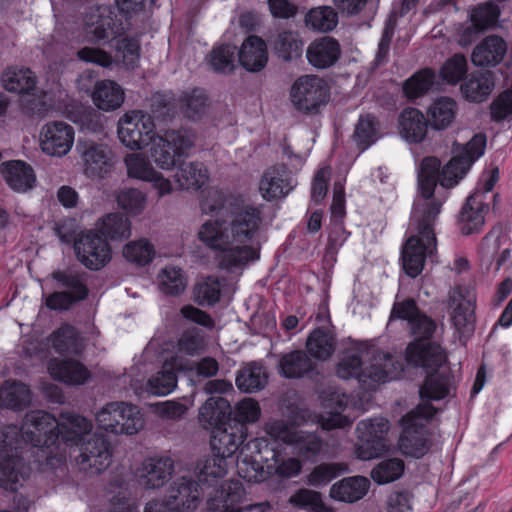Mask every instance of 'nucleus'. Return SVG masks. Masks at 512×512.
Listing matches in <instances>:
<instances>
[{"label":"nucleus","instance_id":"12","mask_svg":"<svg viewBox=\"0 0 512 512\" xmlns=\"http://www.w3.org/2000/svg\"><path fill=\"white\" fill-rule=\"evenodd\" d=\"M390 429L388 419L384 417L369 418L357 424L358 444L355 453L360 460L380 457L387 450V434Z\"/></svg>","mask_w":512,"mask_h":512},{"label":"nucleus","instance_id":"44","mask_svg":"<svg viewBox=\"0 0 512 512\" xmlns=\"http://www.w3.org/2000/svg\"><path fill=\"white\" fill-rule=\"evenodd\" d=\"M50 342L58 354L80 355L83 344L78 330L70 324H63L50 335Z\"/></svg>","mask_w":512,"mask_h":512},{"label":"nucleus","instance_id":"16","mask_svg":"<svg viewBox=\"0 0 512 512\" xmlns=\"http://www.w3.org/2000/svg\"><path fill=\"white\" fill-rule=\"evenodd\" d=\"M297 185L286 164L278 163L264 170L259 180V193L268 202L285 198Z\"/></svg>","mask_w":512,"mask_h":512},{"label":"nucleus","instance_id":"30","mask_svg":"<svg viewBox=\"0 0 512 512\" xmlns=\"http://www.w3.org/2000/svg\"><path fill=\"white\" fill-rule=\"evenodd\" d=\"M1 173L8 186L17 192L31 189L36 182L33 168L22 160L4 162L1 166Z\"/></svg>","mask_w":512,"mask_h":512},{"label":"nucleus","instance_id":"11","mask_svg":"<svg viewBox=\"0 0 512 512\" xmlns=\"http://www.w3.org/2000/svg\"><path fill=\"white\" fill-rule=\"evenodd\" d=\"M201 206L204 212L215 215L217 219L207 221L201 226L198 233L200 241L213 250L230 244L228 223L219 217L226 206L225 194L219 190L210 191Z\"/></svg>","mask_w":512,"mask_h":512},{"label":"nucleus","instance_id":"54","mask_svg":"<svg viewBox=\"0 0 512 512\" xmlns=\"http://www.w3.org/2000/svg\"><path fill=\"white\" fill-rule=\"evenodd\" d=\"M275 55L283 61H291L302 55L303 41L294 31L280 32L273 42Z\"/></svg>","mask_w":512,"mask_h":512},{"label":"nucleus","instance_id":"51","mask_svg":"<svg viewBox=\"0 0 512 512\" xmlns=\"http://www.w3.org/2000/svg\"><path fill=\"white\" fill-rule=\"evenodd\" d=\"M208 96L201 88L185 91L178 99V105L184 116L190 120H200L206 113Z\"/></svg>","mask_w":512,"mask_h":512},{"label":"nucleus","instance_id":"37","mask_svg":"<svg viewBox=\"0 0 512 512\" xmlns=\"http://www.w3.org/2000/svg\"><path fill=\"white\" fill-rule=\"evenodd\" d=\"M370 481L364 476H351L334 483L330 497L334 500L353 503L362 499L368 492Z\"/></svg>","mask_w":512,"mask_h":512},{"label":"nucleus","instance_id":"21","mask_svg":"<svg viewBox=\"0 0 512 512\" xmlns=\"http://www.w3.org/2000/svg\"><path fill=\"white\" fill-rule=\"evenodd\" d=\"M74 128L64 121L46 123L40 132V147L50 156H64L74 143Z\"/></svg>","mask_w":512,"mask_h":512},{"label":"nucleus","instance_id":"62","mask_svg":"<svg viewBox=\"0 0 512 512\" xmlns=\"http://www.w3.org/2000/svg\"><path fill=\"white\" fill-rule=\"evenodd\" d=\"M291 446L301 457L311 459L319 455L323 441L316 433L299 430Z\"/></svg>","mask_w":512,"mask_h":512},{"label":"nucleus","instance_id":"19","mask_svg":"<svg viewBox=\"0 0 512 512\" xmlns=\"http://www.w3.org/2000/svg\"><path fill=\"white\" fill-rule=\"evenodd\" d=\"M401 433L398 439V449L406 457L420 459L432 447V433L426 424L403 422L400 419Z\"/></svg>","mask_w":512,"mask_h":512},{"label":"nucleus","instance_id":"61","mask_svg":"<svg viewBox=\"0 0 512 512\" xmlns=\"http://www.w3.org/2000/svg\"><path fill=\"white\" fill-rule=\"evenodd\" d=\"M289 501L293 506L310 512H333L325 505L321 494L314 490L301 488L290 497Z\"/></svg>","mask_w":512,"mask_h":512},{"label":"nucleus","instance_id":"52","mask_svg":"<svg viewBox=\"0 0 512 512\" xmlns=\"http://www.w3.org/2000/svg\"><path fill=\"white\" fill-rule=\"evenodd\" d=\"M4 88L17 94H30L36 87L34 73L26 68H9L2 76Z\"/></svg>","mask_w":512,"mask_h":512},{"label":"nucleus","instance_id":"6","mask_svg":"<svg viewBox=\"0 0 512 512\" xmlns=\"http://www.w3.org/2000/svg\"><path fill=\"white\" fill-rule=\"evenodd\" d=\"M56 290L44 298L45 306L51 311H68L89 296L87 273L77 269H56L50 274Z\"/></svg>","mask_w":512,"mask_h":512},{"label":"nucleus","instance_id":"15","mask_svg":"<svg viewBox=\"0 0 512 512\" xmlns=\"http://www.w3.org/2000/svg\"><path fill=\"white\" fill-rule=\"evenodd\" d=\"M329 88L325 81L316 75L299 77L291 89V100L297 110L316 113L329 99Z\"/></svg>","mask_w":512,"mask_h":512},{"label":"nucleus","instance_id":"45","mask_svg":"<svg viewBox=\"0 0 512 512\" xmlns=\"http://www.w3.org/2000/svg\"><path fill=\"white\" fill-rule=\"evenodd\" d=\"M452 376L447 372L429 371L419 388L421 400L440 401L449 396Z\"/></svg>","mask_w":512,"mask_h":512},{"label":"nucleus","instance_id":"46","mask_svg":"<svg viewBox=\"0 0 512 512\" xmlns=\"http://www.w3.org/2000/svg\"><path fill=\"white\" fill-rule=\"evenodd\" d=\"M176 167H178V170L175 178L181 189L197 191L209 179L208 170L201 162L185 163L184 158H182V161Z\"/></svg>","mask_w":512,"mask_h":512},{"label":"nucleus","instance_id":"2","mask_svg":"<svg viewBox=\"0 0 512 512\" xmlns=\"http://www.w3.org/2000/svg\"><path fill=\"white\" fill-rule=\"evenodd\" d=\"M232 408L224 397H210L199 409L198 420L200 425L211 430L210 448L212 454L204 459L201 474L225 476L229 462L241 444V436L231 432Z\"/></svg>","mask_w":512,"mask_h":512},{"label":"nucleus","instance_id":"57","mask_svg":"<svg viewBox=\"0 0 512 512\" xmlns=\"http://www.w3.org/2000/svg\"><path fill=\"white\" fill-rule=\"evenodd\" d=\"M305 22L308 27L320 32H329L333 30L338 23V15L330 6H320L310 9Z\"/></svg>","mask_w":512,"mask_h":512},{"label":"nucleus","instance_id":"38","mask_svg":"<svg viewBox=\"0 0 512 512\" xmlns=\"http://www.w3.org/2000/svg\"><path fill=\"white\" fill-rule=\"evenodd\" d=\"M428 121L417 108L404 109L399 117L402 137L409 143H420L427 134Z\"/></svg>","mask_w":512,"mask_h":512},{"label":"nucleus","instance_id":"31","mask_svg":"<svg viewBox=\"0 0 512 512\" xmlns=\"http://www.w3.org/2000/svg\"><path fill=\"white\" fill-rule=\"evenodd\" d=\"M278 369L286 379H300L315 371L316 364L305 351L293 350L280 357Z\"/></svg>","mask_w":512,"mask_h":512},{"label":"nucleus","instance_id":"58","mask_svg":"<svg viewBox=\"0 0 512 512\" xmlns=\"http://www.w3.org/2000/svg\"><path fill=\"white\" fill-rule=\"evenodd\" d=\"M405 469V463L400 458H388L379 462L371 470V478L378 484H387L399 479Z\"/></svg>","mask_w":512,"mask_h":512},{"label":"nucleus","instance_id":"59","mask_svg":"<svg viewBox=\"0 0 512 512\" xmlns=\"http://www.w3.org/2000/svg\"><path fill=\"white\" fill-rule=\"evenodd\" d=\"M379 123L375 116H361L355 127L354 138L361 150L368 149L378 139Z\"/></svg>","mask_w":512,"mask_h":512},{"label":"nucleus","instance_id":"22","mask_svg":"<svg viewBox=\"0 0 512 512\" xmlns=\"http://www.w3.org/2000/svg\"><path fill=\"white\" fill-rule=\"evenodd\" d=\"M489 205L483 200V194L475 193L470 195L462 206L457 224L461 234L469 236L479 233L485 224V215Z\"/></svg>","mask_w":512,"mask_h":512},{"label":"nucleus","instance_id":"10","mask_svg":"<svg viewBox=\"0 0 512 512\" xmlns=\"http://www.w3.org/2000/svg\"><path fill=\"white\" fill-rule=\"evenodd\" d=\"M21 453V430L10 424L0 429V487L15 492L19 485L16 464Z\"/></svg>","mask_w":512,"mask_h":512},{"label":"nucleus","instance_id":"42","mask_svg":"<svg viewBox=\"0 0 512 512\" xmlns=\"http://www.w3.org/2000/svg\"><path fill=\"white\" fill-rule=\"evenodd\" d=\"M500 15L499 6L492 1L475 5L469 11L471 26L465 29L464 35L471 32L482 33L493 28L497 24Z\"/></svg>","mask_w":512,"mask_h":512},{"label":"nucleus","instance_id":"63","mask_svg":"<svg viewBox=\"0 0 512 512\" xmlns=\"http://www.w3.org/2000/svg\"><path fill=\"white\" fill-rule=\"evenodd\" d=\"M159 285L166 295H180L186 287L182 270L175 266L165 267L159 274Z\"/></svg>","mask_w":512,"mask_h":512},{"label":"nucleus","instance_id":"36","mask_svg":"<svg viewBox=\"0 0 512 512\" xmlns=\"http://www.w3.org/2000/svg\"><path fill=\"white\" fill-rule=\"evenodd\" d=\"M395 363L391 354L383 353L379 362L370 364L363 369L359 384L366 390H376L380 384L395 379L391 366Z\"/></svg>","mask_w":512,"mask_h":512},{"label":"nucleus","instance_id":"23","mask_svg":"<svg viewBox=\"0 0 512 512\" xmlns=\"http://www.w3.org/2000/svg\"><path fill=\"white\" fill-rule=\"evenodd\" d=\"M245 496L243 484L238 480L225 481L207 499L210 512H241L239 504Z\"/></svg>","mask_w":512,"mask_h":512},{"label":"nucleus","instance_id":"48","mask_svg":"<svg viewBox=\"0 0 512 512\" xmlns=\"http://www.w3.org/2000/svg\"><path fill=\"white\" fill-rule=\"evenodd\" d=\"M237 47L229 43L215 45L207 56V62L218 74L229 75L236 69Z\"/></svg>","mask_w":512,"mask_h":512},{"label":"nucleus","instance_id":"47","mask_svg":"<svg viewBox=\"0 0 512 512\" xmlns=\"http://www.w3.org/2000/svg\"><path fill=\"white\" fill-rule=\"evenodd\" d=\"M509 239L505 226L498 222L480 241L477 252L483 262L490 266L498 255L500 247Z\"/></svg>","mask_w":512,"mask_h":512},{"label":"nucleus","instance_id":"27","mask_svg":"<svg viewBox=\"0 0 512 512\" xmlns=\"http://www.w3.org/2000/svg\"><path fill=\"white\" fill-rule=\"evenodd\" d=\"M240 65L249 72H260L268 62V50L265 41L257 35H249L238 50Z\"/></svg>","mask_w":512,"mask_h":512},{"label":"nucleus","instance_id":"34","mask_svg":"<svg viewBox=\"0 0 512 512\" xmlns=\"http://www.w3.org/2000/svg\"><path fill=\"white\" fill-rule=\"evenodd\" d=\"M84 171L88 177L104 178L113 167L112 152L104 145L93 144L84 154Z\"/></svg>","mask_w":512,"mask_h":512},{"label":"nucleus","instance_id":"29","mask_svg":"<svg viewBox=\"0 0 512 512\" xmlns=\"http://www.w3.org/2000/svg\"><path fill=\"white\" fill-rule=\"evenodd\" d=\"M341 46L330 36L314 40L307 48L308 62L315 68L325 69L333 66L340 58Z\"/></svg>","mask_w":512,"mask_h":512},{"label":"nucleus","instance_id":"40","mask_svg":"<svg viewBox=\"0 0 512 512\" xmlns=\"http://www.w3.org/2000/svg\"><path fill=\"white\" fill-rule=\"evenodd\" d=\"M91 97L98 109L114 111L124 102V91L115 81L101 80L95 83Z\"/></svg>","mask_w":512,"mask_h":512},{"label":"nucleus","instance_id":"28","mask_svg":"<svg viewBox=\"0 0 512 512\" xmlns=\"http://www.w3.org/2000/svg\"><path fill=\"white\" fill-rule=\"evenodd\" d=\"M506 51L507 45L501 36L489 35L474 47L471 60L477 67H495L502 62Z\"/></svg>","mask_w":512,"mask_h":512},{"label":"nucleus","instance_id":"53","mask_svg":"<svg viewBox=\"0 0 512 512\" xmlns=\"http://www.w3.org/2000/svg\"><path fill=\"white\" fill-rule=\"evenodd\" d=\"M267 379L265 368L260 364L251 363L237 373L235 383L240 391L253 393L263 389Z\"/></svg>","mask_w":512,"mask_h":512},{"label":"nucleus","instance_id":"8","mask_svg":"<svg viewBox=\"0 0 512 512\" xmlns=\"http://www.w3.org/2000/svg\"><path fill=\"white\" fill-rule=\"evenodd\" d=\"M204 460L197 468V480L182 476L174 481L169 487L165 498L176 508L178 512L195 510L205 494V488L213 487L224 476H204L201 474Z\"/></svg>","mask_w":512,"mask_h":512},{"label":"nucleus","instance_id":"5","mask_svg":"<svg viewBox=\"0 0 512 512\" xmlns=\"http://www.w3.org/2000/svg\"><path fill=\"white\" fill-rule=\"evenodd\" d=\"M115 7L97 5L90 8L85 16V24L97 42L108 41L121 35L133 14L144 8L145 0H115Z\"/></svg>","mask_w":512,"mask_h":512},{"label":"nucleus","instance_id":"24","mask_svg":"<svg viewBox=\"0 0 512 512\" xmlns=\"http://www.w3.org/2000/svg\"><path fill=\"white\" fill-rule=\"evenodd\" d=\"M456 297L450 298L452 312L451 321L455 330L461 336H469L475 329V307L476 300L470 297L468 293L459 290Z\"/></svg>","mask_w":512,"mask_h":512},{"label":"nucleus","instance_id":"14","mask_svg":"<svg viewBox=\"0 0 512 512\" xmlns=\"http://www.w3.org/2000/svg\"><path fill=\"white\" fill-rule=\"evenodd\" d=\"M155 134L152 117L141 110L125 113L119 120L118 137L130 150L144 149L153 140Z\"/></svg>","mask_w":512,"mask_h":512},{"label":"nucleus","instance_id":"41","mask_svg":"<svg viewBox=\"0 0 512 512\" xmlns=\"http://www.w3.org/2000/svg\"><path fill=\"white\" fill-rule=\"evenodd\" d=\"M458 110L456 101L450 97H438L427 109L429 126L437 131L448 128L454 121Z\"/></svg>","mask_w":512,"mask_h":512},{"label":"nucleus","instance_id":"33","mask_svg":"<svg viewBox=\"0 0 512 512\" xmlns=\"http://www.w3.org/2000/svg\"><path fill=\"white\" fill-rule=\"evenodd\" d=\"M174 471V462L168 457H154L146 459L142 464L141 478L149 489L162 487Z\"/></svg>","mask_w":512,"mask_h":512},{"label":"nucleus","instance_id":"20","mask_svg":"<svg viewBox=\"0 0 512 512\" xmlns=\"http://www.w3.org/2000/svg\"><path fill=\"white\" fill-rule=\"evenodd\" d=\"M228 223L230 234L239 243L252 242L262 223V209L253 205L235 206Z\"/></svg>","mask_w":512,"mask_h":512},{"label":"nucleus","instance_id":"32","mask_svg":"<svg viewBox=\"0 0 512 512\" xmlns=\"http://www.w3.org/2000/svg\"><path fill=\"white\" fill-rule=\"evenodd\" d=\"M261 416L259 403L252 398H244L239 401L231 416V425L229 428L235 435L241 436V444L247 439V424L255 423Z\"/></svg>","mask_w":512,"mask_h":512},{"label":"nucleus","instance_id":"9","mask_svg":"<svg viewBox=\"0 0 512 512\" xmlns=\"http://www.w3.org/2000/svg\"><path fill=\"white\" fill-rule=\"evenodd\" d=\"M98 427L113 434H136L143 426L138 406L126 402L106 404L97 414Z\"/></svg>","mask_w":512,"mask_h":512},{"label":"nucleus","instance_id":"43","mask_svg":"<svg viewBox=\"0 0 512 512\" xmlns=\"http://www.w3.org/2000/svg\"><path fill=\"white\" fill-rule=\"evenodd\" d=\"M306 350V353L316 360L330 359L336 350L335 335L323 327L313 329L307 337Z\"/></svg>","mask_w":512,"mask_h":512},{"label":"nucleus","instance_id":"55","mask_svg":"<svg viewBox=\"0 0 512 512\" xmlns=\"http://www.w3.org/2000/svg\"><path fill=\"white\" fill-rule=\"evenodd\" d=\"M468 62L463 53H454L440 68L441 79L449 85H457L468 76Z\"/></svg>","mask_w":512,"mask_h":512},{"label":"nucleus","instance_id":"39","mask_svg":"<svg viewBox=\"0 0 512 512\" xmlns=\"http://www.w3.org/2000/svg\"><path fill=\"white\" fill-rule=\"evenodd\" d=\"M216 250L219 252L216 256L219 267L228 271L241 268L260 257L259 249L248 245L230 247L228 244Z\"/></svg>","mask_w":512,"mask_h":512},{"label":"nucleus","instance_id":"1","mask_svg":"<svg viewBox=\"0 0 512 512\" xmlns=\"http://www.w3.org/2000/svg\"><path fill=\"white\" fill-rule=\"evenodd\" d=\"M26 429L21 430L23 441L32 445L33 463L44 472L53 470L66 461V448L80 446V462L104 471L111 463L110 441L104 435H93L85 441L92 422L74 412L60 413V421L44 410H33L24 419Z\"/></svg>","mask_w":512,"mask_h":512},{"label":"nucleus","instance_id":"3","mask_svg":"<svg viewBox=\"0 0 512 512\" xmlns=\"http://www.w3.org/2000/svg\"><path fill=\"white\" fill-rule=\"evenodd\" d=\"M486 142L484 133L473 135L444 166L435 156L424 157L418 174V186L422 198H432L438 184L445 189L455 187L475 161L484 154Z\"/></svg>","mask_w":512,"mask_h":512},{"label":"nucleus","instance_id":"35","mask_svg":"<svg viewBox=\"0 0 512 512\" xmlns=\"http://www.w3.org/2000/svg\"><path fill=\"white\" fill-rule=\"evenodd\" d=\"M31 403L30 387L16 379L6 380L0 387V407L22 411Z\"/></svg>","mask_w":512,"mask_h":512},{"label":"nucleus","instance_id":"4","mask_svg":"<svg viewBox=\"0 0 512 512\" xmlns=\"http://www.w3.org/2000/svg\"><path fill=\"white\" fill-rule=\"evenodd\" d=\"M423 199V202L415 204L413 210L417 233L406 240L401 252L403 269L411 278L422 273L426 257L437 247L435 225L443 202L434 196Z\"/></svg>","mask_w":512,"mask_h":512},{"label":"nucleus","instance_id":"18","mask_svg":"<svg viewBox=\"0 0 512 512\" xmlns=\"http://www.w3.org/2000/svg\"><path fill=\"white\" fill-rule=\"evenodd\" d=\"M405 361L409 366L423 368L426 373L435 372L446 361V354L435 341L414 339L405 349Z\"/></svg>","mask_w":512,"mask_h":512},{"label":"nucleus","instance_id":"26","mask_svg":"<svg viewBox=\"0 0 512 512\" xmlns=\"http://www.w3.org/2000/svg\"><path fill=\"white\" fill-rule=\"evenodd\" d=\"M495 87V75L490 70H477L462 82L460 91L465 100L482 103L488 99Z\"/></svg>","mask_w":512,"mask_h":512},{"label":"nucleus","instance_id":"56","mask_svg":"<svg viewBox=\"0 0 512 512\" xmlns=\"http://www.w3.org/2000/svg\"><path fill=\"white\" fill-rule=\"evenodd\" d=\"M349 471L348 465L341 462L321 463L315 466L307 476V482L314 487L329 484L338 476Z\"/></svg>","mask_w":512,"mask_h":512},{"label":"nucleus","instance_id":"50","mask_svg":"<svg viewBox=\"0 0 512 512\" xmlns=\"http://www.w3.org/2000/svg\"><path fill=\"white\" fill-rule=\"evenodd\" d=\"M96 231L107 241L122 240L130 237L131 223L122 213H109L101 219Z\"/></svg>","mask_w":512,"mask_h":512},{"label":"nucleus","instance_id":"64","mask_svg":"<svg viewBox=\"0 0 512 512\" xmlns=\"http://www.w3.org/2000/svg\"><path fill=\"white\" fill-rule=\"evenodd\" d=\"M195 301L200 306H213L221 296V284L217 277L208 276L194 288Z\"/></svg>","mask_w":512,"mask_h":512},{"label":"nucleus","instance_id":"25","mask_svg":"<svg viewBox=\"0 0 512 512\" xmlns=\"http://www.w3.org/2000/svg\"><path fill=\"white\" fill-rule=\"evenodd\" d=\"M51 377L68 385H83L91 378V372L79 360L53 358L48 363Z\"/></svg>","mask_w":512,"mask_h":512},{"label":"nucleus","instance_id":"17","mask_svg":"<svg viewBox=\"0 0 512 512\" xmlns=\"http://www.w3.org/2000/svg\"><path fill=\"white\" fill-rule=\"evenodd\" d=\"M237 452V465L239 462L249 466L254 472L263 469L264 465L269 466L270 461L278 462L280 456L279 444L267 438H253L240 444Z\"/></svg>","mask_w":512,"mask_h":512},{"label":"nucleus","instance_id":"13","mask_svg":"<svg viewBox=\"0 0 512 512\" xmlns=\"http://www.w3.org/2000/svg\"><path fill=\"white\" fill-rule=\"evenodd\" d=\"M73 248L78 261L91 271L104 268L112 258L109 242L96 230H84L77 234Z\"/></svg>","mask_w":512,"mask_h":512},{"label":"nucleus","instance_id":"60","mask_svg":"<svg viewBox=\"0 0 512 512\" xmlns=\"http://www.w3.org/2000/svg\"><path fill=\"white\" fill-rule=\"evenodd\" d=\"M123 256L128 262L144 267L152 262L155 249L148 240L140 239L126 244L123 249Z\"/></svg>","mask_w":512,"mask_h":512},{"label":"nucleus","instance_id":"49","mask_svg":"<svg viewBox=\"0 0 512 512\" xmlns=\"http://www.w3.org/2000/svg\"><path fill=\"white\" fill-rule=\"evenodd\" d=\"M436 74L432 68H423L406 79L402 86L408 100L418 99L427 94L435 84Z\"/></svg>","mask_w":512,"mask_h":512},{"label":"nucleus","instance_id":"7","mask_svg":"<svg viewBox=\"0 0 512 512\" xmlns=\"http://www.w3.org/2000/svg\"><path fill=\"white\" fill-rule=\"evenodd\" d=\"M194 140L186 130H168L163 136L155 135L149 144L150 158L161 169L174 168L188 156Z\"/></svg>","mask_w":512,"mask_h":512}]
</instances>
